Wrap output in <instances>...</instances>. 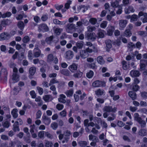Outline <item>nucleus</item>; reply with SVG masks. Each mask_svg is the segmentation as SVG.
<instances>
[{
	"instance_id": "f257e3e1",
	"label": "nucleus",
	"mask_w": 147,
	"mask_h": 147,
	"mask_svg": "<svg viewBox=\"0 0 147 147\" xmlns=\"http://www.w3.org/2000/svg\"><path fill=\"white\" fill-rule=\"evenodd\" d=\"M106 82L104 81L96 80L92 83V85L94 87H104L106 86Z\"/></svg>"
},
{
	"instance_id": "f03ea898",
	"label": "nucleus",
	"mask_w": 147,
	"mask_h": 147,
	"mask_svg": "<svg viewBox=\"0 0 147 147\" xmlns=\"http://www.w3.org/2000/svg\"><path fill=\"white\" fill-rule=\"evenodd\" d=\"M75 28V25L73 24H68L66 27V30L67 32L71 33L73 32V30Z\"/></svg>"
},
{
	"instance_id": "7ed1b4c3",
	"label": "nucleus",
	"mask_w": 147,
	"mask_h": 147,
	"mask_svg": "<svg viewBox=\"0 0 147 147\" xmlns=\"http://www.w3.org/2000/svg\"><path fill=\"white\" fill-rule=\"evenodd\" d=\"M116 108L114 107L113 108L112 107L109 106H105L103 108L104 111L107 112H115L116 111Z\"/></svg>"
},
{
	"instance_id": "20e7f679",
	"label": "nucleus",
	"mask_w": 147,
	"mask_h": 147,
	"mask_svg": "<svg viewBox=\"0 0 147 147\" xmlns=\"http://www.w3.org/2000/svg\"><path fill=\"white\" fill-rule=\"evenodd\" d=\"M9 38V35L8 33L5 32L0 34V41L4 40Z\"/></svg>"
},
{
	"instance_id": "39448f33",
	"label": "nucleus",
	"mask_w": 147,
	"mask_h": 147,
	"mask_svg": "<svg viewBox=\"0 0 147 147\" xmlns=\"http://www.w3.org/2000/svg\"><path fill=\"white\" fill-rule=\"evenodd\" d=\"M38 30L43 32H47L49 30V28L46 24H41L38 26Z\"/></svg>"
},
{
	"instance_id": "423d86ee",
	"label": "nucleus",
	"mask_w": 147,
	"mask_h": 147,
	"mask_svg": "<svg viewBox=\"0 0 147 147\" xmlns=\"http://www.w3.org/2000/svg\"><path fill=\"white\" fill-rule=\"evenodd\" d=\"M127 23V22L126 20H120L119 21V29L123 30L125 27Z\"/></svg>"
},
{
	"instance_id": "0eeeda50",
	"label": "nucleus",
	"mask_w": 147,
	"mask_h": 147,
	"mask_svg": "<svg viewBox=\"0 0 147 147\" xmlns=\"http://www.w3.org/2000/svg\"><path fill=\"white\" fill-rule=\"evenodd\" d=\"M86 35L89 39L93 40H95L97 36L96 34L94 33H87Z\"/></svg>"
},
{
	"instance_id": "6e6552de",
	"label": "nucleus",
	"mask_w": 147,
	"mask_h": 147,
	"mask_svg": "<svg viewBox=\"0 0 147 147\" xmlns=\"http://www.w3.org/2000/svg\"><path fill=\"white\" fill-rule=\"evenodd\" d=\"M95 93L96 95L99 96L104 95L105 92L103 89L98 88L95 91Z\"/></svg>"
},
{
	"instance_id": "1a4fd4ad",
	"label": "nucleus",
	"mask_w": 147,
	"mask_h": 147,
	"mask_svg": "<svg viewBox=\"0 0 147 147\" xmlns=\"http://www.w3.org/2000/svg\"><path fill=\"white\" fill-rule=\"evenodd\" d=\"M73 53L72 51H69L65 53V58L68 59H71L73 57Z\"/></svg>"
},
{
	"instance_id": "9d476101",
	"label": "nucleus",
	"mask_w": 147,
	"mask_h": 147,
	"mask_svg": "<svg viewBox=\"0 0 147 147\" xmlns=\"http://www.w3.org/2000/svg\"><path fill=\"white\" fill-rule=\"evenodd\" d=\"M138 16L139 17L143 16L144 17L142 21L143 23L147 22V13L141 11L139 13Z\"/></svg>"
},
{
	"instance_id": "9b49d317",
	"label": "nucleus",
	"mask_w": 147,
	"mask_h": 147,
	"mask_svg": "<svg viewBox=\"0 0 147 147\" xmlns=\"http://www.w3.org/2000/svg\"><path fill=\"white\" fill-rule=\"evenodd\" d=\"M140 75L139 71L137 70H132L130 72V75L132 77H138Z\"/></svg>"
},
{
	"instance_id": "f8f14e48",
	"label": "nucleus",
	"mask_w": 147,
	"mask_h": 147,
	"mask_svg": "<svg viewBox=\"0 0 147 147\" xmlns=\"http://www.w3.org/2000/svg\"><path fill=\"white\" fill-rule=\"evenodd\" d=\"M78 65H77L73 63L69 67V69L73 73L77 69Z\"/></svg>"
},
{
	"instance_id": "ddd939ff",
	"label": "nucleus",
	"mask_w": 147,
	"mask_h": 147,
	"mask_svg": "<svg viewBox=\"0 0 147 147\" xmlns=\"http://www.w3.org/2000/svg\"><path fill=\"white\" fill-rule=\"evenodd\" d=\"M107 33L108 35L111 36L113 34L114 30L115 29L114 27L111 26H109L107 28Z\"/></svg>"
},
{
	"instance_id": "4468645a",
	"label": "nucleus",
	"mask_w": 147,
	"mask_h": 147,
	"mask_svg": "<svg viewBox=\"0 0 147 147\" xmlns=\"http://www.w3.org/2000/svg\"><path fill=\"white\" fill-rule=\"evenodd\" d=\"M34 56L36 57H38L40 56L41 55L43 56V55L41 54V51L37 48L34 49Z\"/></svg>"
},
{
	"instance_id": "2eb2a0df",
	"label": "nucleus",
	"mask_w": 147,
	"mask_h": 147,
	"mask_svg": "<svg viewBox=\"0 0 147 147\" xmlns=\"http://www.w3.org/2000/svg\"><path fill=\"white\" fill-rule=\"evenodd\" d=\"M105 33V32L104 30L100 29L98 30V32L97 33L98 38H104Z\"/></svg>"
},
{
	"instance_id": "dca6fc26",
	"label": "nucleus",
	"mask_w": 147,
	"mask_h": 147,
	"mask_svg": "<svg viewBox=\"0 0 147 147\" xmlns=\"http://www.w3.org/2000/svg\"><path fill=\"white\" fill-rule=\"evenodd\" d=\"M140 69L141 71H142L145 68V66L147 64L146 61H144H144L143 60H141L140 61Z\"/></svg>"
},
{
	"instance_id": "f3484780",
	"label": "nucleus",
	"mask_w": 147,
	"mask_h": 147,
	"mask_svg": "<svg viewBox=\"0 0 147 147\" xmlns=\"http://www.w3.org/2000/svg\"><path fill=\"white\" fill-rule=\"evenodd\" d=\"M18 110L16 108L13 109L11 112V114L13 117L16 118L18 117Z\"/></svg>"
},
{
	"instance_id": "a211bd4d",
	"label": "nucleus",
	"mask_w": 147,
	"mask_h": 147,
	"mask_svg": "<svg viewBox=\"0 0 147 147\" xmlns=\"http://www.w3.org/2000/svg\"><path fill=\"white\" fill-rule=\"evenodd\" d=\"M122 67L124 70H126L128 69L129 67V64L125 61H122Z\"/></svg>"
},
{
	"instance_id": "6ab92c4d",
	"label": "nucleus",
	"mask_w": 147,
	"mask_h": 147,
	"mask_svg": "<svg viewBox=\"0 0 147 147\" xmlns=\"http://www.w3.org/2000/svg\"><path fill=\"white\" fill-rule=\"evenodd\" d=\"M12 79L14 82H16L19 80V76L17 73H13L12 75Z\"/></svg>"
},
{
	"instance_id": "aec40b11",
	"label": "nucleus",
	"mask_w": 147,
	"mask_h": 147,
	"mask_svg": "<svg viewBox=\"0 0 147 147\" xmlns=\"http://www.w3.org/2000/svg\"><path fill=\"white\" fill-rule=\"evenodd\" d=\"M132 35V33L130 30L126 29L125 30L123 36L127 37H130Z\"/></svg>"
},
{
	"instance_id": "412c9836",
	"label": "nucleus",
	"mask_w": 147,
	"mask_h": 147,
	"mask_svg": "<svg viewBox=\"0 0 147 147\" xmlns=\"http://www.w3.org/2000/svg\"><path fill=\"white\" fill-rule=\"evenodd\" d=\"M65 136H66V138H64L65 139V140H63L62 141V143H64L65 142H67L68 140V138H67L71 134L70 132L69 131H66L65 133Z\"/></svg>"
},
{
	"instance_id": "4be33fe9",
	"label": "nucleus",
	"mask_w": 147,
	"mask_h": 147,
	"mask_svg": "<svg viewBox=\"0 0 147 147\" xmlns=\"http://www.w3.org/2000/svg\"><path fill=\"white\" fill-rule=\"evenodd\" d=\"M87 66L89 68L94 70L96 69L97 68V66L96 65L95 63H88V64Z\"/></svg>"
},
{
	"instance_id": "5701e85b",
	"label": "nucleus",
	"mask_w": 147,
	"mask_h": 147,
	"mask_svg": "<svg viewBox=\"0 0 147 147\" xmlns=\"http://www.w3.org/2000/svg\"><path fill=\"white\" fill-rule=\"evenodd\" d=\"M7 70L5 68L2 69L1 70L0 75L3 77H6L7 75Z\"/></svg>"
},
{
	"instance_id": "b1692460",
	"label": "nucleus",
	"mask_w": 147,
	"mask_h": 147,
	"mask_svg": "<svg viewBox=\"0 0 147 147\" xmlns=\"http://www.w3.org/2000/svg\"><path fill=\"white\" fill-rule=\"evenodd\" d=\"M125 12L126 14H129L130 12H133L134 11V9L133 7L129 6L128 8H126L125 9Z\"/></svg>"
},
{
	"instance_id": "393cba45",
	"label": "nucleus",
	"mask_w": 147,
	"mask_h": 147,
	"mask_svg": "<svg viewBox=\"0 0 147 147\" xmlns=\"http://www.w3.org/2000/svg\"><path fill=\"white\" fill-rule=\"evenodd\" d=\"M97 61L98 63L100 65H102L105 63L102 57L101 56H99L97 58Z\"/></svg>"
},
{
	"instance_id": "a878e982",
	"label": "nucleus",
	"mask_w": 147,
	"mask_h": 147,
	"mask_svg": "<svg viewBox=\"0 0 147 147\" xmlns=\"http://www.w3.org/2000/svg\"><path fill=\"white\" fill-rule=\"evenodd\" d=\"M65 98L66 96L64 95L60 94V97L58 98L59 101L60 102L64 103L65 102Z\"/></svg>"
},
{
	"instance_id": "bb28decb",
	"label": "nucleus",
	"mask_w": 147,
	"mask_h": 147,
	"mask_svg": "<svg viewBox=\"0 0 147 147\" xmlns=\"http://www.w3.org/2000/svg\"><path fill=\"white\" fill-rule=\"evenodd\" d=\"M81 94V92L80 90L77 91L76 94L74 95V97L75 101L76 102L78 101L79 99V96Z\"/></svg>"
},
{
	"instance_id": "cd10ccee",
	"label": "nucleus",
	"mask_w": 147,
	"mask_h": 147,
	"mask_svg": "<svg viewBox=\"0 0 147 147\" xmlns=\"http://www.w3.org/2000/svg\"><path fill=\"white\" fill-rule=\"evenodd\" d=\"M80 55L81 57L83 58H86L88 55L87 53L85 50H82L80 51Z\"/></svg>"
},
{
	"instance_id": "c85d7f7f",
	"label": "nucleus",
	"mask_w": 147,
	"mask_h": 147,
	"mask_svg": "<svg viewBox=\"0 0 147 147\" xmlns=\"http://www.w3.org/2000/svg\"><path fill=\"white\" fill-rule=\"evenodd\" d=\"M36 68L34 67H30L29 70L30 74L32 76L34 75L36 71Z\"/></svg>"
},
{
	"instance_id": "c756f323",
	"label": "nucleus",
	"mask_w": 147,
	"mask_h": 147,
	"mask_svg": "<svg viewBox=\"0 0 147 147\" xmlns=\"http://www.w3.org/2000/svg\"><path fill=\"white\" fill-rule=\"evenodd\" d=\"M111 5L114 8H115L118 7L119 5V3L114 0H111Z\"/></svg>"
},
{
	"instance_id": "7c9ffc66",
	"label": "nucleus",
	"mask_w": 147,
	"mask_h": 147,
	"mask_svg": "<svg viewBox=\"0 0 147 147\" xmlns=\"http://www.w3.org/2000/svg\"><path fill=\"white\" fill-rule=\"evenodd\" d=\"M129 96L133 100L135 99L136 98V95L135 92L132 91H130L128 93Z\"/></svg>"
},
{
	"instance_id": "2f4dec72",
	"label": "nucleus",
	"mask_w": 147,
	"mask_h": 147,
	"mask_svg": "<svg viewBox=\"0 0 147 147\" xmlns=\"http://www.w3.org/2000/svg\"><path fill=\"white\" fill-rule=\"evenodd\" d=\"M42 118L44 120V122L45 124L49 125L51 122V119H50L47 118L45 116H42Z\"/></svg>"
},
{
	"instance_id": "473e14b6",
	"label": "nucleus",
	"mask_w": 147,
	"mask_h": 147,
	"mask_svg": "<svg viewBox=\"0 0 147 147\" xmlns=\"http://www.w3.org/2000/svg\"><path fill=\"white\" fill-rule=\"evenodd\" d=\"M130 18L131 19L130 21L131 22H132L137 20V16L135 15H133L131 16H128V18Z\"/></svg>"
},
{
	"instance_id": "72a5a7b5",
	"label": "nucleus",
	"mask_w": 147,
	"mask_h": 147,
	"mask_svg": "<svg viewBox=\"0 0 147 147\" xmlns=\"http://www.w3.org/2000/svg\"><path fill=\"white\" fill-rule=\"evenodd\" d=\"M134 120L137 121L138 122H140L141 119V118L139 117V114L137 113H135L134 116Z\"/></svg>"
},
{
	"instance_id": "f704fd0d",
	"label": "nucleus",
	"mask_w": 147,
	"mask_h": 147,
	"mask_svg": "<svg viewBox=\"0 0 147 147\" xmlns=\"http://www.w3.org/2000/svg\"><path fill=\"white\" fill-rule=\"evenodd\" d=\"M84 45V42L82 41H78L77 42L76 45L77 47L79 49H82Z\"/></svg>"
},
{
	"instance_id": "c9c22d12",
	"label": "nucleus",
	"mask_w": 147,
	"mask_h": 147,
	"mask_svg": "<svg viewBox=\"0 0 147 147\" xmlns=\"http://www.w3.org/2000/svg\"><path fill=\"white\" fill-rule=\"evenodd\" d=\"M94 73L93 71L92 70H90L89 72L86 74V77L88 78H91L93 76Z\"/></svg>"
},
{
	"instance_id": "e433bc0d",
	"label": "nucleus",
	"mask_w": 147,
	"mask_h": 147,
	"mask_svg": "<svg viewBox=\"0 0 147 147\" xmlns=\"http://www.w3.org/2000/svg\"><path fill=\"white\" fill-rule=\"evenodd\" d=\"M96 29V28L94 26H89L87 27V33L91 32L93 31H94Z\"/></svg>"
},
{
	"instance_id": "4c0bfd02",
	"label": "nucleus",
	"mask_w": 147,
	"mask_h": 147,
	"mask_svg": "<svg viewBox=\"0 0 147 147\" xmlns=\"http://www.w3.org/2000/svg\"><path fill=\"white\" fill-rule=\"evenodd\" d=\"M140 135L144 136L147 134V131L145 129H142L139 132Z\"/></svg>"
},
{
	"instance_id": "58836bf2",
	"label": "nucleus",
	"mask_w": 147,
	"mask_h": 147,
	"mask_svg": "<svg viewBox=\"0 0 147 147\" xmlns=\"http://www.w3.org/2000/svg\"><path fill=\"white\" fill-rule=\"evenodd\" d=\"M107 47L108 49L111 48L112 47V42L110 40H107L106 41Z\"/></svg>"
},
{
	"instance_id": "ea45409f",
	"label": "nucleus",
	"mask_w": 147,
	"mask_h": 147,
	"mask_svg": "<svg viewBox=\"0 0 147 147\" xmlns=\"http://www.w3.org/2000/svg\"><path fill=\"white\" fill-rule=\"evenodd\" d=\"M10 23L9 21L8 20H3L1 22V24L3 26H5L9 25Z\"/></svg>"
},
{
	"instance_id": "a19ab883",
	"label": "nucleus",
	"mask_w": 147,
	"mask_h": 147,
	"mask_svg": "<svg viewBox=\"0 0 147 147\" xmlns=\"http://www.w3.org/2000/svg\"><path fill=\"white\" fill-rule=\"evenodd\" d=\"M15 65L13 63H11L10 65L11 67L13 68V73H17L18 72V70L15 67Z\"/></svg>"
},
{
	"instance_id": "79ce46f5",
	"label": "nucleus",
	"mask_w": 147,
	"mask_h": 147,
	"mask_svg": "<svg viewBox=\"0 0 147 147\" xmlns=\"http://www.w3.org/2000/svg\"><path fill=\"white\" fill-rule=\"evenodd\" d=\"M18 26L19 28L22 30L23 29L24 27V23L22 21H20L18 22Z\"/></svg>"
},
{
	"instance_id": "37998d69",
	"label": "nucleus",
	"mask_w": 147,
	"mask_h": 147,
	"mask_svg": "<svg viewBox=\"0 0 147 147\" xmlns=\"http://www.w3.org/2000/svg\"><path fill=\"white\" fill-rule=\"evenodd\" d=\"M43 98L44 100L46 102H48L51 100V96L49 95H46L44 96Z\"/></svg>"
},
{
	"instance_id": "c03bdc74",
	"label": "nucleus",
	"mask_w": 147,
	"mask_h": 147,
	"mask_svg": "<svg viewBox=\"0 0 147 147\" xmlns=\"http://www.w3.org/2000/svg\"><path fill=\"white\" fill-rule=\"evenodd\" d=\"M134 55L136 56V58L138 60H140L141 58V54L139 53L137 51L135 52Z\"/></svg>"
},
{
	"instance_id": "a18cd8bd",
	"label": "nucleus",
	"mask_w": 147,
	"mask_h": 147,
	"mask_svg": "<svg viewBox=\"0 0 147 147\" xmlns=\"http://www.w3.org/2000/svg\"><path fill=\"white\" fill-rule=\"evenodd\" d=\"M62 31V29L59 28H57L54 30L55 33L57 35H59Z\"/></svg>"
},
{
	"instance_id": "49530a36",
	"label": "nucleus",
	"mask_w": 147,
	"mask_h": 147,
	"mask_svg": "<svg viewBox=\"0 0 147 147\" xmlns=\"http://www.w3.org/2000/svg\"><path fill=\"white\" fill-rule=\"evenodd\" d=\"M78 144L81 147H84L87 144V142L86 141H80L79 142Z\"/></svg>"
},
{
	"instance_id": "de8ad7c7",
	"label": "nucleus",
	"mask_w": 147,
	"mask_h": 147,
	"mask_svg": "<svg viewBox=\"0 0 147 147\" xmlns=\"http://www.w3.org/2000/svg\"><path fill=\"white\" fill-rule=\"evenodd\" d=\"M36 89L40 95H41L43 93V90L42 88L39 86H37L36 87Z\"/></svg>"
},
{
	"instance_id": "09e8293b",
	"label": "nucleus",
	"mask_w": 147,
	"mask_h": 147,
	"mask_svg": "<svg viewBox=\"0 0 147 147\" xmlns=\"http://www.w3.org/2000/svg\"><path fill=\"white\" fill-rule=\"evenodd\" d=\"M82 75V73L80 71H78L77 73L74 74L73 76L76 78H79L81 77Z\"/></svg>"
},
{
	"instance_id": "8fccbe9b",
	"label": "nucleus",
	"mask_w": 147,
	"mask_h": 147,
	"mask_svg": "<svg viewBox=\"0 0 147 147\" xmlns=\"http://www.w3.org/2000/svg\"><path fill=\"white\" fill-rule=\"evenodd\" d=\"M73 94V92L72 90H70L65 92V94L67 96L70 97Z\"/></svg>"
},
{
	"instance_id": "3c124183",
	"label": "nucleus",
	"mask_w": 147,
	"mask_h": 147,
	"mask_svg": "<svg viewBox=\"0 0 147 147\" xmlns=\"http://www.w3.org/2000/svg\"><path fill=\"white\" fill-rule=\"evenodd\" d=\"M107 22L106 21H103L100 24V27L102 28H105L107 25Z\"/></svg>"
},
{
	"instance_id": "603ef678",
	"label": "nucleus",
	"mask_w": 147,
	"mask_h": 147,
	"mask_svg": "<svg viewBox=\"0 0 147 147\" xmlns=\"http://www.w3.org/2000/svg\"><path fill=\"white\" fill-rule=\"evenodd\" d=\"M89 21L92 24L94 25L97 22V20L95 18H91L90 19Z\"/></svg>"
},
{
	"instance_id": "864d4df0",
	"label": "nucleus",
	"mask_w": 147,
	"mask_h": 147,
	"mask_svg": "<svg viewBox=\"0 0 147 147\" xmlns=\"http://www.w3.org/2000/svg\"><path fill=\"white\" fill-rule=\"evenodd\" d=\"M61 73L65 76H68L69 75V71L67 70L63 69L61 71Z\"/></svg>"
},
{
	"instance_id": "5fc2aeb1",
	"label": "nucleus",
	"mask_w": 147,
	"mask_h": 147,
	"mask_svg": "<svg viewBox=\"0 0 147 147\" xmlns=\"http://www.w3.org/2000/svg\"><path fill=\"white\" fill-rule=\"evenodd\" d=\"M11 15V13L10 12H7L6 13L3 14L2 15V18H4L6 17H9Z\"/></svg>"
},
{
	"instance_id": "6e6d98bb",
	"label": "nucleus",
	"mask_w": 147,
	"mask_h": 147,
	"mask_svg": "<svg viewBox=\"0 0 147 147\" xmlns=\"http://www.w3.org/2000/svg\"><path fill=\"white\" fill-rule=\"evenodd\" d=\"M58 83V81L55 79H52L50 81L49 85L51 86L52 84Z\"/></svg>"
},
{
	"instance_id": "4d7b16f0",
	"label": "nucleus",
	"mask_w": 147,
	"mask_h": 147,
	"mask_svg": "<svg viewBox=\"0 0 147 147\" xmlns=\"http://www.w3.org/2000/svg\"><path fill=\"white\" fill-rule=\"evenodd\" d=\"M57 134H59V138L60 140H62L63 138V135L61 134V131L60 130L57 131Z\"/></svg>"
},
{
	"instance_id": "13d9d810",
	"label": "nucleus",
	"mask_w": 147,
	"mask_h": 147,
	"mask_svg": "<svg viewBox=\"0 0 147 147\" xmlns=\"http://www.w3.org/2000/svg\"><path fill=\"white\" fill-rule=\"evenodd\" d=\"M54 57L52 54H50L48 55L47 57V61L50 62L53 61Z\"/></svg>"
},
{
	"instance_id": "bf43d9fd",
	"label": "nucleus",
	"mask_w": 147,
	"mask_h": 147,
	"mask_svg": "<svg viewBox=\"0 0 147 147\" xmlns=\"http://www.w3.org/2000/svg\"><path fill=\"white\" fill-rule=\"evenodd\" d=\"M51 127L53 129L55 130L57 127L58 125L57 123H53L51 124Z\"/></svg>"
},
{
	"instance_id": "052dcab7",
	"label": "nucleus",
	"mask_w": 147,
	"mask_h": 147,
	"mask_svg": "<svg viewBox=\"0 0 147 147\" xmlns=\"http://www.w3.org/2000/svg\"><path fill=\"white\" fill-rule=\"evenodd\" d=\"M63 105L59 104H57L56 105L57 109L59 111L62 110L63 108Z\"/></svg>"
},
{
	"instance_id": "680f3d73",
	"label": "nucleus",
	"mask_w": 147,
	"mask_h": 147,
	"mask_svg": "<svg viewBox=\"0 0 147 147\" xmlns=\"http://www.w3.org/2000/svg\"><path fill=\"white\" fill-rule=\"evenodd\" d=\"M53 38V37L52 36H50L46 38V41L48 44H50Z\"/></svg>"
},
{
	"instance_id": "e2e57ef3",
	"label": "nucleus",
	"mask_w": 147,
	"mask_h": 147,
	"mask_svg": "<svg viewBox=\"0 0 147 147\" xmlns=\"http://www.w3.org/2000/svg\"><path fill=\"white\" fill-rule=\"evenodd\" d=\"M89 8L88 5H82V11L83 12H85Z\"/></svg>"
},
{
	"instance_id": "0e129e2a",
	"label": "nucleus",
	"mask_w": 147,
	"mask_h": 147,
	"mask_svg": "<svg viewBox=\"0 0 147 147\" xmlns=\"http://www.w3.org/2000/svg\"><path fill=\"white\" fill-rule=\"evenodd\" d=\"M45 132L44 131H40L38 134V136L40 138H44L45 135Z\"/></svg>"
},
{
	"instance_id": "69168bd1",
	"label": "nucleus",
	"mask_w": 147,
	"mask_h": 147,
	"mask_svg": "<svg viewBox=\"0 0 147 147\" xmlns=\"http://www.w3.org/2000/svg\"><path fill=\"white\" fill-rule=\"evenodd\" d=\"M28 57L29 59L31 60L33 58V56L31 51H30L28 53Z\"/></svg>"
},
{
	"instance_id": "338daca9",
	"label": "nucleus",
	"mask_w": 147,
	"mask_h": 147,
	"mask_svg": "<svg viewBox=\"0 0 147 147\" xmlns=\"http://www.w3.org/2000/svg\"><path fill=\"white\" fill-rule=\"evenodd\" d=\"M30 40L29 37L28 36H25L22 39V40L24 43L28 42Z\"/></svg>"
},
{
	"instance_id": "774afa93",
	"label": "nucleus",
	"mask_w": 147,
	"mask_h": 147,
	"mask_svg": "<svg viewBox=\"0 0 147 147\" xmlns=\"http://www.w3.org/2000/svg\"><path fill=\"white\" fill-rule=\"evenodd\" d=\"M30 93L32 98H35L36 97V94L34 91L32 90L31 91Z\"/></svg>"
}]
</instances>
